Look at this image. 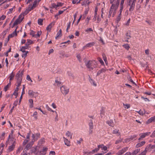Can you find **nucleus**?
Segmentation results:
<instances>
[{
  "label": "nucleus",
  "instance_id": "6e6d98bb",
  "mask_svg": "<svg viewBox=\"0 0 155 155\" xmlns=\"http://www.w3.org/2000/svg\"><path fill=\"white\" fill-rule=\"evenodd\" d=\"M18 20H15L13 23V25L12 26V28H13L15 25H18V24H19V23L18 22Z\"/></svg>",
  "mask_w": 155,
  "mask_h": 155
},
{
  "label": "nucleus",
  "instance_id": "774afa93",
  "mask_svg": "<svg viewBox=\"0 0 155 155\" xmlns=\"http://www.w3.org/2000/svg\"><path fill=\"white\" fill-rule=\"evenodd\" d=\"M55 152L54 151H51L50 152L49 155H55Z\"/></svg>",
  "mask_w": 155,
  "mask_h": 155
},
{
  "label": "nucleus",
  "instance_id": "1a4fd4ad",
  "mask_svg": "<svg viewBox=\"0 0 155 155\" xmlns=\"http://www.w3.org/2000/svg\"><path fill=\"white\" fill-rule=\"evenodd\" d=\"M16 143L15 140L14 141V142L12 143V145L9 146L8 148V150L9 152H11L15 148Z\"/></svg>",
  "mask_w": 155,
  "mask_h": 155
},
{
  "label": "nucleus",
  "instance_id": "c756f323",
  "mask_svg": "<svg viewBox=\"0 0 155 155\" xmlns=\"http://www.w3.org/2000/svg\"><path fill=\"white\" fill-rule=\"evenodd\" d=\"M66 135L68 137H70L71 139H72L73 134L71 133L69 131H68L66 132Z\"/></svg>",
  "mask_w": 155,
  "mask_h": 155
},
{
  "label": "nucleus",
  "instance_id": "7c9ffc66",
  "mask_svg": "<svg viewBox=\"0 0 155 155\" xmlns=\"http://www.w3.org/2000/svg\"><path fill=\"white\" fill-rule=\"evenodd\" d=\"M32 41L30 39H28L27 40V42L26 43L25 45L29 48V45L32 44Z\"/></svg>",
  "mask_w": 155,
  "mask_h": 155
},
{
  "label": "nucleus",
  "instance_id": "7ed1b4c3",
  "mask_svg": "<svg viewBox=\"0 0 155 155\" xmlns=\"http://www.w3.org/2000/svg\"><path fill=\"white\" fill-rule=\"evenodd\" d=\"M23 74L22 73L20 74H17L16 75V77L17 79V87H20L21 82L22 80V75Z\"/></svg>",
  "mask_w": 155,
  "mask_h": 155
},
{
  "label": "nucleus",
  "instance_id": "f03ea898",
  "mask_svg": "<svg viewBox=\"0 0 155 155\" xmlns=\"http://www.w3.org/2000/svg\"><path fill=\"white\" fill-rule=\"evenodd\" d=\"M95 64V63L94 62V61H89L85 63L86 66L89 69V71L93 70L94 68H95L94 66Z\"/></svg>",
  "mask_w": 155,
  "mask_h": 155
},
{
  "label": "nucleus",
  "instance_id": "37998d69",
  "mask_svg": "<svg viewBox=\"0 0 155 155\" xmlns=\"http://www.w3.org/2000/svg\"><path fill=\"white\" fill-rule=\"evenodd\" d=\"M123 47L125 48L127 50H128L130 48V46L128 44H126L123 45Z\"/></svg>",
  "mask_w": 155,
  "mask_h": 155
},
{
  "label": "nucleus",
  "instance_id": "473e14b6",
  "mask_svg": "<svg viewBox=\"0 0 155 155\" xmlns=\"http://www.w3.org/2000/svg\"><path fill=\"white\" fill-rule=\"evenodd\" d=\"M42 32L41 31H38L36 34H35V38H39L41 35Z\"/></svg>",
  "mask_w": 155,
  "mask_h": 155
},
{
  "label": "nucleus",
  "instance_id": "13d9d810",
  "mask_svg": "<svg viewBox=\"0 0 155 155\" xmlns=\"http://www.w3.org/2000/svg\"><path fill=\"white\" fill-rule=\"evenodd\" d=\"M45 142V139L44 138L41 139L39 141V143L41 144H43Z\"/></svg>",
  "mask_w": 155,
  "mask_h": 155
},
{
  "label": "nucleus",
  "instance_id": "c85d7f7f",
  "mask_svg": "<svg viewBox=\"0 0 155 155\" xmlns=\"http://www.w3.org/2000/svg\"><path fill=\"white\" fill-rule=\"evenodd\" d=\"M104 114V107H102L101 110L100 115L101 117H103Z\"/></svg>",
  "mask_w": 155,
  "mask_h": 155
},
{
  "label": "nucleus",
  "instance_id": "4be33fe9",
  "mask_svg": "<svg viewBox=\"0 0 155 155\" xmlns=\"http://www.w3.org/2000/svg\"><path fill=\"white\" fill-rule=\"evenodd\" d=\"M89 128H90L91 129H93V121L91 119L90 120H89Z\"/></svg>",
  "mask_w": 155,
  "mask_h": 155
},
{
  "label": "nucleus",
  "instance_id": "864d4df0",
  "mask_svg": "<svg viewBox=\"0 0 155 155\" xmlns=\"http://www.w3.org/2000/svg\"><path fill=\"white\" fill-rule=\"evenodd\" d=\"M15 8V6H14L12 8H10L9 9L8 13V14H10L12 13V12L14 8Z\"/></svg>",
  "mask_w": 155,
  "mask_h": 155
},
{
  "label": "nucleus",
  "instance_id": "0eeeda50",
  "mask_svg": "<svg viewBox=\"0 0 155 155\" xmlns=\"http://www.w3.org/2000/svg\"><path fill=\"white\" fill-rule=\"evenodd\" d=\"M32 137L33 138L32 142H33L37 140L40 137V134L38 133L35 134H33Z\"/></svg>",
  "mask_w": 155,
  "mask_h": 155
},
{
  "label": "nucleus",
  "instance_id": "a878e982",
  "mask_svg": "<svg viewBox=\"0 0 155 155\" xmlns=\"http://www.w3.org/2000/svg\"><path fill=\"white\" fill-rule=\"evenodd\" d=\"M23 149V147L22 146H20L17 149L16 151V154L20 153L21 152Z\"/></svg>",
  "mask_w": 155,
  "mask_h": 155
},
{
  "label": "nucleus",
  "instance_id": "72a5a7b5",
  "mask_svg": "<svg viewBox=\"0 0 155 155\" xmlns=\"http://www.w3.org/2000/svg\"><path fill=\"white\" fill-rule=\"evenodd\" d=\"M33 144V142L31 143V144L29 143H28L26 146L25 147V149H26L27 150H28L29 149V148H30L31 147V146Z\"/></svg>",
  "mask_w": 155,
  "mask_h": 155
},
{
  "label": "nucleus",
  "instance_id": "ddd939ff",
  "mask_svg": "<svg viewBox=\"0 0 155 155\" xmlns=\"http://www.w3.org/2000/svg\"><path fill=\"white\" fill-rule=\"evenodd\" d=\"M24 18V16L23 14H21L19 16L18 18L16 20H18V22L20 23L22 21Z\"/></svg>",
  "mask_w": 155,
  "mask_h": 155
},
{
  "label": "nucleus",
  "instance_id": "bb28decb",
  "mask_svg": "<svg viewBox=\"0 0 155 155\" xmlns=\"http://www.w3.org/2000/svg\"><path fill=\"white\" fill-rule=\"evenodd\" d=\"M145 143V142L144 141H142L141 143H139L137 144L136 147L137 148L140 147L142 146Z\"/></svg>",
  "mask_w": 155,
  "mask_h": 155
},
{
  "label": "nucleus",
  "instance_id": "cd10ccee",
  "mask_svg": "<svg viewBox=\"0 0 155 155\" xmlns=\"http://www.w3.org/2000/svg\"><path fill=\"white\" fill-rule=\"evenodd\" d=\"M29 102L30 103L29 106L30 108H32L33 106V101L31 99H29L28 100Z\"/></svg>",
  "mask_w": 155,
  "mask_h": 155
},
{
  "label": "nucleus",
  "instance_id": "5701e85b",
  "mask_svg": "<svg viewBox=\"0 0 155 155\" xmlns=\"http://www.w3.org/2000/svg\"><path fill=\"white\" fill-rule=\"evenodd\" d=\"M140 149H137L134 150L131 153L132 155H136L140 151Z\"/></svg>",
  "mask_w": 155,
  "mask_h": 155
},
{
  "label": "nucleus",
  "instance_id": "dca6fc26",
  "mask_svg": "<svg viewBox=\"0 0 155 155\" xmlns=\"http://www.w3.org/2000/svg\"><path fill=\"white\" fill-rule=\"evenodd\" d=\"M54 25V22H52L50 23L47 26L46 28V29L48 31H50L51 30V28L52 26Z\"/></svg>",
  "mask_w": 155,
  "mask_h": 155
},
{
  "label": "nucleus",
  "instance_id": "393cba45",
  "mask_svg": "<svg viewBox=\"0 0 155 155\" xmlns=\"http://www.w3.org/2000/svg\"><path fill=\"white\" fill-rule=\"evenodd\" d=\"M107 124L110 126L113 127L114 124V122L112 120H110V121H107Z\"/></svg>",
  "mask_w": 155,
  "mask_h": 155
},
{
  "label": "nucleus",
  "instance_id": "9b49d317",
  "mask_svg": "<svg viewBox=\"0 0 155 155\" xmlns=\"http://www.w3.org/2000/svg\"><path fill=\"white\" fill-rule=\"evenodd\" d=\"M17 28H16L15 31L12 33L11 34L8 35V39L17 35Z\"/></svg>",
  "mask_w": 155,
  "mask_h": 155
},
{
  "label": "nucleus",
  "instance_id": "8fccbe9b",
  "mask_svg": "<svg viewBox=\"0 0 155 155\" xmlns=\"http://www.w3.org/2000/svg\"><path fill=\"white\" fill-rule=\"evenodd\" d=\"M85 31L87 32V33H88L90 31H93V29L91 28H87L85 30Z\"/></svg>",
  "mask_w": 155,
  "mask_h": 155
},
{
  "label": "nucleus",
  "instance_id": "4c0bfd02",
  "mask_svg": "<svg viewBox=\"0 0 155 155\" xmlns=\"http://www.w3.org/2000/svg\"><path fill=\"white\" fill-rule=\"evenodd\" d=\"M15 139L13 137H11V135H9V137H8V140L9 141H13V142H14V140H15Z\"/></svg>",
  "mask_w": 155,
  "mask_h": 155
},
{
  "label": "nucleus",
  "instance_id": "09e8293b",
  "mask_svg": "<svg viewBox=\"0 0 155 155\" xmlns=\"http://www.w3.org/2000/svg\"><path fill=\"white\" fill-rule=\"evenodd\" d=\"M126 38L127 39H130V38L131 37L130 35V33L128 32H127L126 34Z\"/></svg>",
  "mask_w": 155,
  "mask_h": 155
},
{
  "label": "nucleus",
  "instance_id": "c03bdc74",
  "mask_svg": "<svg viewBox=\"0 0 155 155\" xmlns=\"http://www.w3.org/2000/svg\"><path fill=\"white\" fill-rule=\"evenodd\" d=\"M128 79L129 81H130L131 82H132L133 84L136 85V84L133 81V80L131 79V77L129 76L128 78Z\"/></svg>",
  "mask_w": 155,
  "mask_h": 155
},
{
  "label": "nucleus",
  "instance_id": "423d86ee",
  "mask_svg": "<svg viewBox=\"0 0 155 155\" xmlns=\"http://www.w3.org/2000/svg\"><path fill=\"white\" fill-rule=\"evenodd\" d=\"M48 148L43 147L42 150L37 152L35 155H45L46 154V152Z\"/></svg>",
  "mask_w": 155,
  "mask_h": 155
},
{
  "label": "nucleus",
  "instance_id": "052dcab7",
  "mask_svg": "<svg viewBox=\"0 0 155 155\" xmlns=\"http://www.w3.org/2000/svg\"><path fill=\"white\" fill-rule=\"evenodd\" d=\"M77 57L78 59V60H79V61L80 62H81V57L80 55L79 54H77Z\"/></svg>",
  "mask_w": 155,
  "mask_h": 155
},
{
  "label": "nucleus",
  "instance_id": "b1692460",
  "mask_svg": "<svg viewBox=\"0 0 155 155\" xmlns=\"http://www.w3.org/2000/svg\"><path fill=\"white\" fill-rule=\"evenodd\" d=\"M62 30L61 29L58 31L57 34V36L55 37V38L56 39H57L58 38L60 37L62 35Z\"/></svg>",
  "mask_w": 155,
  "mask_h": 155
},
{
  "label": "nucleus",
  "instance_id": "6e6552de",
  "mask_svg": "<svg viewBox=\"0 0 155 155\" xmlns=\"http://www.w3.org/2000/svg\"><path fill=\"white\" fill-rule=\"evenodd\" d=\"M99 148H101L102 150H103L104 151H105V152H106V151L107 150V147L104 146V145L102 144L100 145H99L98 146V148L97 149H95L94 151H97L99 149Z\"/></svg>",
  "mask_w": 155,
  "mask_h": 155
},
{
  "label": "nucleus",
  "instance_id": "c9c22d12",
  "mask_svg": "<svg viewBox=\"0 0 155 155\" xmlns=\"http://www.w3.org/2000/svg\"><path fill=\"white\" fill-rule=\"evenodd\" d=\"M10 85H11V82H10L4 88V91H7V90H8V88L10 86Z\"/></svg>",
  "mask_w": 155,
  "mask_h": 155
},
{
  "label": "nucleus",
  "instance_id": "f3484780",
  "mask_svg": "<svg viewBox=\"0 0 155 155\" xmlns=\"http://www.w3.org/2000/svg\"><path fill=\"white\" fill-rule=\"evenodd\" d=\"M152 122H155V116L151 117L149 119L147 120V123H150Z\"/></svg>",
  "mask_w": 155,
  "mask_h": 155
},
{
  "label": "nucleus",
  "instance_id": "680f3d73",
  "mask_svg": "<svg viewBox=\"0 0 155 155\" xmlns=\"http://www.w3.org/2000/svg\"><path fill=\"white\" fill-rule=\"evenodd\" d=\"M130 138H127L125 139L123 142V143H127L130 141Z\"/></svg>",
  "mask_w": 155,
  "mask_h": 155
},
{
  "label": "nucleus",
  "instance_id": "338daca9",
  "mask_svg": "<svg viewBox=\"0 0 155 155\" xmlns=\"http://www.w3.org/2000/svg\"><path fill=\"white\" fill-rule=\"evenodd\" d=\"M18 100H16L13 103V105L14 106H16L18 104Z\"/></svg>",
  "mask_w": 155,
  "mask_h": 155
},
{
  "label": "nucleus",
  "instance_id": "de8ad7c7",
  "mask_svg": "<svg viewBox=\"0 0 155 155\" xmlns=\"http://www.w3.org/2000/svg\"><path fill=\"white\" fill-rule=\"evenodd\" d=\"M123 105L125 108L128 109L130 107V105L129 104H123Z\"/></svg>",
  "mask_w": 155,
  "mask_h": 155
},
{
  "label": "nucleus",
  "instance_id": "58836bf2",
  "mask_svg": "<svg viewBox=\"0 0 155 155\" xmlns=\"http://www.w3.org/2000/svg\"><path fill=\"white\" fill-rule=\"evenodd\" d=\"M140 137L139 138V140H142V138H144L145 137V133L141 134H140Z\"/></svg>",
  "mask_w": 155,
  "mask_h": 155
},
{
  "label": "nucleus",
  "instance_id": "a18cd8bd",
  "mask_svg": "<svg viewBox=\"0 0 155 155\" xmlns=\"http://www.w3.org/2000/svg\"><path fill=\"white\" fill-rule=\"evenodd\" d=\"M14 76V74H13V72H12V73L11 74L10 77H9V78H10L9 81H10L11 80H12L13 79Z\"/></svg>",
  "mask_w": 155,
  "mask_h": 155
},
{
  "label": "nucleus",
  "instance_id": "49530a36",
  "mask_svg": "<svg viewBox=\"0 0 155 155\" xmlns=\"http://www.w3.org/2000/svg\"><path fill=\"white\" fill-rule=\"evenodd\" d=\"M29 10H25L23 12L21 13L24 16V15H26L27 14H28L29 11Z\"/></svg>",
  "mask_w": 155,
  "mask_h": 155
},
{
  "label": "nucleus",
  "instance_id": "3c124183",
  "mask_svg": "<svg viewBox=\"0 0 155 155\" xmlns=\"http://www.w3.org/2000/svg\"><path fill=\"white\" fill-rule=\"evenodd\" d=\"M102 56L104 60V61L105 63H106V62H107V59L105 55L104 54H103Z\"/></svg>",
  "mask_w": 155,
  "mask_h": 155
},
{
  "label": "nucleus",
  "instance_id": "20e7f679",
  "mask_svg": "<svg viewBox=\"0 0 155 155\" xmlns=\"http://www.w3.org/2000/svg\"><path fill=\"white\" fill-rule=\"evenodd\" d=\"M136 0H133L131 2H127V6H130L129 11L130 12L132 11L134 8Z\"/></svg>",
  "mask_w": 155,
  "mask_h": 155
},
{
  "label": "nucleus",
  "instance_id": "aec40b11",
  "mask_svg": "<svg viewBox=\"0 0 155 155\" xmlns=\"http://www.w3.org/2000/svg\"><path fill=\"white\" fill-rule=\"evenodd\" d=\"M35 92L32 90H29L28 91V94L31 97H33L34 95Z\"/></svg>",
  "mask_w": 155,
  "mask_h": 155
},
{
  "label": "nucleus",
  "instance_id": "9d476101",
  "mask_svg": "<svg viewBox=\"0 0 155 155\" xmlns=\"http://www.w3.org/2000/svg\"><path fill=\"white\" fill-rule=\"evenodd\" d=\"M151 54H149V50H146V60H147V61H150L151 59Z\"/></svg>",
  "mask_w": 155,
  "mask_h": 155
},
{
  "label": "nucleus",
  "instance_id": "6ab92c4d",
  "mask_svg": "<svg viewBox=\"0 0 155 155\" xmlns=\"http://www.w3.org/2000/svg\"><path fill=\"white\" fill-rule=\"evenodd\" d=\"M63 138L64 139V141L65 145H66L68 146H70V141L68 140V139L64 137Z\"/></svg>",
  "mask_w": 155,
  "mask_h": 155
},
{
  "label": "nucleus",
  "instance_id": "4468645a",
  "mask_svg": "<svg viewBox=\"0 0 155 155\" xmlns=\"http://www.w3.org/2000/svg\"><path fill=\"white\" fill-rule=\"evenodd\" d=\"M110 3L112 4H114L118 6L119 4V0H117L116 1V0H110Z\"/></svg>",
  "mask_w": 155,
  "mask_h": 155
},
{
  "label": "nucleus",
  "instance_id": "e433bc0d",
  "mask_svg": "<svg viewBox=\"0 0 155 155\" xmlns=\"http://www.w3.org/2000/svg\"><path fill=\"white\" fill-rule=\"evenodd\" d=\"M94 44L95 43L94 42L89 43L87 44L86 45V46H87V47H91L92 46L94 45Z\"/></svg>",
  "mask_w": 155,
  "mask_h": 155
},
{
  "label": "nucleus",
  "instance_id": "e2e57ef3",
  "mask_svg": "<svg viewBox=\"0 0 155 155\" xmlns=\"http://www.w3.org/2000/svg\"><path fill=\"white\" fill-rule=\"evenodd\" d=\"M130 21V18L128 19L125 25H126L127 26H128L129 25Z\"/></svg>",
  "mask_w": 155,
  "mask_h": 155
},
{
  "label": "nucleus",
  "instance_id": "412c9836",
  "mask_svg": "<svg viewBox=\"0 0 155 155\" xmlns=\"http://www.w3.org/2000/svg\"><path fill=\"white\" fill-rule=\"evenodd\" d=\"M106 71V70L104 68H102L101 70H99L97 73V76L99 75L101 73L103 72H105Z\"/></svg>",
  "mask_w": 155,
  "mask_h": 155
},
{
  "label": "nucleus",
  "instance_id": "f257e3e1",
  "mask_svg": "<svg viewBox=\"0 0 155 155\" xmlns=\"http://www.w3.org/2000/svg\"><path fill=\"white\" fill-rule=\"evenodd\" d=\"M117 6L116 5L114 4H112L110 7V11L109 12L108 17L110 18L112 15V17H113L116 13V10L117 8Z\"/></svg>",
  "mask_w": 155,
  "mask_h": 155
},
{
  "label": "nucleus",
  "instance_id": "ea45409f",
  "mask_svg": "<svg viewBox=\"0 0 155 155\" xmlns=\"http://www.w3.org/2000/svg\"><path fill=\"white\" fill-rule=\"evenodd\" d=\"M43 20L41 18H39L38 20V24L40 25H42Z\"/></svg>",
  "mask_w": 155,
  "mask_h": 155
},
{
  "label": "nucleus",
  "instance_id": "a19ab883",
  "mask_svg": "<svg viewBox=\"0 0 155 155\" xmlns=\"http://www.w3.org/2000/svg\"><path fill=\"white\" fill-rule=\"evenodd\" d=\"M97 60H98V61L100 62V63L102 65H104V63L103 60H102V59L100 57H98L97 58Z\"/></svg>",
  "mask_w": 155,
  "mask_h": 155
},
{
  "label": "nucleus",
  "instance_id": "0e129e2a",
  "mask_svg": "<svg viewBox=\"0 0 155 155\" xmlns=\"http://www.w3.org/2000/svg\"><path fill=\"white\" fill-rule=\"evenodd\" d=\"M64 5V3H61V2H58L57 3V7L58 6H63Z\"/></svg>",
  "mask_w": 155,
  "mask_h": 155
},
{
  "label": "nucleus",
  "instance_id": "69168bd1",
  "mask_svg": "<svg viewBox=\"0 0 155 155\" xmlns=\"http://www.w3.org/2000/svg\"><path fill=\"white\" fill-rule=\"evenodd\" d=\"M6 18V16L4 15H2L0 18V19L1 20H4Z\"/></svg>",
  "mask_w": 155,
  "mask_h": 155
},
{
  "label": "nucleus",
  "instance_id": "f8f14e48",
  "mask_svg": "<svg viewBox=\"0 0 155 155\" xmlns=\"http://www.w3.org/2000/svg\"><path fill=\"white\" fill-rule=\"evenodd\" d=\"M128 148V147H126L123 148L121 150H120L118 152L119 155H121L124 153L127 150Z\"/></svg>",
  "mask_w": 155,
  "mask_h": 155
},
{
  "label": "nucleus",
  "instance_id": "603ef678",
  "mask_svg": "<svg viewBox=\"0 0 155 155\" xmlns=\"http://www.w3.org/2000/svg\"><path fill=\"white\" fill-rule=\"evenodd\" d=\"M28 53V51L25 52L23 53V54L22 55V57L25 58L27 55V54Z\"/></svg>",
  "mask_w": 155,
  "mask_h": 155
},
{
  "label": "nucleus",
  "instance_id": "4d7b16f0",
  "mask_svg": "<svg viewBox=\"0 0 155 155\" xmlns=\"http://www.w3.org/2000/svg\"><path fill=\"white\" fill-rule=\"evenodd\" d=\"M122 141V139L120 138L119 140H117L116 141L115 143L116 144H117L119 143H121Z\"/></svg>",
  "mask_w": 155,
  "mask_h": 155
},
{
  "label": "nucleus",
  "instance_id": "2eb2a0df",
  "mask_svg": "<svg viewBox=\"0 0 155 155\" xmlns=\"http://www.w3.org/2000/svg\"><path fill=\"white\" fill-rule=\"evenodd\" d=\"M38 147L37 146H35L34 147H33L31 150V153H34L36 154V152L38 149Z\"/></svg>",
  "mask_w": 155,
  "mask_h": 155
},
{
  "label": "nucleus",
  "instance_id": "a211bd4d",
  "mask_svg": "<svg viewBox=\"0 0 155 155\" xmlns=\"http://www.w3.org/2000/svg\"><path fill=\"white\" fill-rule=\"evenodd\" d=\"M89 80L91 84H93V85L94 86H96L97 85L96 84L94 80L91 79L89 75Z\"/></svg>",
  "mask_w": 155,
  "mask_h": 155
},
{
  "label": "nucleus",
  "instance_id": "39448f33",
  "mask_svg": "<svg viewBox=\"0 0 155 155\" xmlns=\"http://www.w3.org/2000/svg\"><path fill=\"white\" fill-rule=\"evenodd\" d=\"M60 90L62 93L65 95L67 94L69 92V88L65 86H63L61 87Z\"/></svg>",
  "mask_w": 155,
  "mask_h": 155
},
{
  "label": "nucleus",
  "instance_id": "5fc2aeb1",
  "mask_svg": "<svg viewBox=\"0 0 155 155\" xmlns=\"http://www.w3.org/2000/svg\"><path fill=\"white\" fill-rule=\"evenodd\" d=\"M30 35H31L33 37H35V32L32 30L31 31Z\"/></svg>",
  "mask_w": 155,
  "mask_h": 155
},
{
  "label": "nucleus",
  "instance_id": "f704fd0d",
  "mask_svg": "<svg viewBox=\"0 0 155 155\" xmlns=\"http://www.w3.org/2000/svg\"><path fill=\"white\" fill-rule=\"evenodd\" d=\"M61 84V82L58 81L57 80H56L55 81V83L54 84V85L59 87L60 86Z\"/></svg>",
  "mask_w": 155,
  "mask_h": 155
},
{
  "label": "nucleus",
  "instance_id": "79ce46f5",
  "mask_svg": "<svg viewBox=\"0 0 155 155\" xmlns=\"http://www.w3.org/2000/svg\"><path fill=\"white\" fill-rule=\"evenodd\" d=\"M121 13H120L117 18V21L118 22L120 20L121 18Z\"/></svg>",
  "mask_w": 155,
  "mask_h": 155
},
{
  "label": "nucleus",
  "instance_id": "2f4dec72",
  "mask_svg": "<svg viewBox=\"0 0 155 155\" xmlns=\"http://www.w3.org/2000/svg\"><path fill=\"white\" fill-rule=\"evenodd\" d=\"M37 2V0H35V1H34L33 5L29 9V11L33 9L34 8H35L36 7Z\"/></svg>",
  "mask_w": 155,
  "mask_h": 155
},
{
  "label": "nucleus",
  "instance_id": "bf43d9fd",
  "mask_svg": "<svg viewBox=\"0 0 155 155\" xmlns=\"http://www.w3.org/2000/svg\"><path fill=\"white\" fill-rule=\"evenodd\" d=\"M29 141V140L25 139L23 143L22 144L23 146L27 144V143Z\"/></svg>",
  "mask_w": 155,
  "mask_h": 155
}]
</instances>
